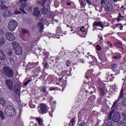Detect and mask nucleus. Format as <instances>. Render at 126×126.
I'll return each instance as SVG.
<instances>
[{"mask_svg":"<svg viewBox=\"0 0 126 126\" xmlns=\"http://www.w3.org/2000/svg\"><path fill=\"white\" fill-rule=\"evenodd\" d=\"M18 26V23H17V21L14 19H11L8 22V28L10 31L13 32V31L16 29V27H17Z\"/></svg>","mask_w":126,"mask_h":126,"instance_id":"obj_1","label":"nucleus"},{"mask_svg":"<svg viewBox=\"0 0 126 126\" xmlns=\"http://www.w3.org/2000/svg\"><path fill=\"white\" fill-rule=\"evenodd\" d=\"M13 48L15 52L16 55H21L22 54V47L18 42L14 41L12 42Z\"/></svg>","mask_w":126,"mask_h":126,"instance_id":"obj_2","label":"nucleus"},{"mask_svg":"<svg viewBox=\"0 0 126 126\" xmlns=\"http://www.w3.org/2000/svg\"><path fill=\"white\" fill-rule=\"evenodd\" d=\"M5 114L8 117H12L16 115V111H15V109L13 107L7 106L5 109Z\"/></svg>","mask_w":126,"mask_h":126,"instance_id":"obj_3","label":"nucleus"},{"mask_svg":"<svg viewBox=\"0 0 126 126\" xmlns=\"http://www.w3.org/2000/svg\"><path fill=\"white\" fill-rule=\"evenodd\" d=\"M3 72L8 77H12L13 76V71L8 66H5L3 68Z\"/></svg>","mask_w":126,"mask_h":126,"instance_id":"obj_4","label":"nucleus"},{"mask_svg":"<svg viewBox=\"0 0 126 126\" xmlns=\"http://www.w3.org/2000/svg\"><path fill=\"white\" fill-rule=\"evenodd\" d=\"M40 114H46L48 112V107L46 104L42 103L40 104V110H38Z\"/></svg>","mask_w":126,"mask_h":126,"instance_id":"obj_5","label":"nucleus"},{"mask_svg":"<svg viewBox=\"0 0 126 126\" xmlns=\"http://www.w3.org/2000/svg\"><path fill=\"white\" fill-rule=\"evenodd\" d=\"M5 37L8 41H14L15 40V35L10 32H6L5 33Z\"/></svg>","mask_w":126,"mask_h":126,"instance_id":"obj_6","label":"nucleus"},{"mask_svg":"<svg viewBox=\"0 0 126 126\" xmlns=\"http://www.w3.org/2000/svg\"><path fill=\"white\" fill-rule=\"evenodd\" d=\"M112 119L113 122H116L117 123L119 122L121 120V115L120 114V113L117 111L115 112L112 117Z\"/></svg>","mask_w":126,"mask_h":126,"instance_id":"obj_7","label":"nucleus"},{"mask_svg":"<svg viewBox=\"0 0 126 126\" xmlns=\"http://www.w3.org/2000/svg\"><path fill=\"white\" fill-rule=\"evenodd\" d=\"M6 85L10 90H12L13 89V81L11 80L8 79L5 81Z\"/></svg>","mask_w":126,"mask_h":126,"instance_id":"obj_8","label":"nucleus"},{"mask_svg":"<svg viewBox=\"0 0 126 126\" xmlns=\"http://www.w3.org/2000/svg\"><path fill=\"white\" fill-rule=\"evenodd\" d=\"M20 1L21 3L20 10H21V11H22V12L24 13H26L24 10V8H25V7L26 6V0H20Z\"/></svg>","mask_w":126,"mask_h":126,"instance_id":"obj_9","label":"nucleus"},{"mask_svg":"<svg viewBox=\"0 0 126 126\" xmlns=\"http://www.w3.org/2000/svg\"><path fill=\"white\" fill-rule=\"evenodd\" d=\"M51 111H49V115L50 117H53V112H54V110H55V105H56V101H51Z\"/></svg>","mask_w":126,"mask_h":126,"instance_id":"obj_10","label":"nucleus"},{"mask_svg":"<svg viewBox=\"0 0 126 126\" xmlns=\"http://www.w3.org/2000/svg\"><path fill=\"white\" fill-rule=\"evenodd\" d=\"M80 31L82 32V33H81V37H82V38H85V37H86V35H87V32L85 30L84 27H83L80 29Z\"/></svg>","mask_w":126,"mask_h":126,"instance_id":"obj_11","label":"nucleus"},{"mask_svg":"<svg viewBox=\"0 0 126 126\" xmlns=\"http://www.w3.org/2000/svg\"><path fill=\"white\" fill-rule=\"evenodd\" d=\"M33 15L36 17H40L41 14H40V11H39V8L35 7L34 10Z\"/></svg>","mask_w":126,"mask_h":126,"instance_id":"obj_12","label":"nucleus"},{"mask_svg":"<svg viewBox=\"0 0 126 126\" xmlns=\"http://www.w3.org/2000/svg\"><path fill=\"white\" fill-rule=\"evenodd\" d=\"M104 8L106 11H111L113 9V5L111 4L108 3L105 6Z\"/></svg>","mask_w":126,"mask_h":126,"instance_id":"obj_13","label":"nucleus"},{"mask_svg":"<svg viewBox=\"0 0 126 126\" xmlns=\"http://www.w3.org/2000/svg\"><path fill=\"white\" fill-rule=\"evenodd\" d=\"M12 15V13L9 11H6L3 13V16L4 17H9Z\"/></svg>","mask_w":126,"mask_h":126,"instance_id":"obj_14","label":"nucleus"},{"mask_svg":"<svg viewBox=\"0 0 126 126\" xmlns=\"http://www.w3.org/2000/svg\"><path fill=\"white\" fill-rule=\"evenodd\" d=\"M57 29L58 30H56V35L58 36H63V33L61 31V28L58 27Z\"/></svg>","mask_w":126,"mask_h":126,"instance_id":"obj_15","label":"nucleus"},{"mask_svg":"<svg viewBox=\"0 0 126 126\" xmlns=\"http://www.w3.org/2000/svg\"><path fill=\"white\" fill-rule=\"evenodd\" d=\"M5 59H6V56H5V54H3L2 51L0 50V60L4 61Z\"/></svg>","mask_w":126,"mask_h":126,"instance_id":"obj_16","label":"nucleus"},{"mask_svg":"<svg viewBox=\"0 0 126 126\" xmlns=\"http://www.w3.org/2000/svg\"><path fill=\"white\" fill-rule=\"evenodd\" d=\"M111 67L113 70H118L120 68V66L118 64H112L111 65Z\"/></svg>","mask_w":126,"mask_h":126,"instance_id":"obj_17","label":"nucleus"},{"mask_svg":"<svg viewBox=\"0 0 126 126\" xmlns=\"http://www.w3.org/2000/svg\"><path fill=\"white\" fill-rule=\"evenodd\" d=\"M88 59H91V63H96L97 62V60L96 59V58L95 57L93 56L92 55H90L89 56L87 57Z\"/></svg>","mask_w":126,"mask_h":126,"instance_id":"obj_18","label":"nucleus"},{"mask_svg":"<svg viewBox=\"0 0 126 126\" xmlns=\"http://www.w3.org/2000/svg\"><path fill=\"white\" fill-rule=\"evenodd\" d=\"M117 20L118 22L121 21V20H125V17L122 15L121 13H119Z\"/></svg>","mask_w":126,"mask_h":126,"instance_id":"obj_19","label":"nucleus"},{"mask_svg":"<svg viewBox=\"0 0 126 126\" xmlns=\"http://www.w3.org/2000/svg\"><path fill=\"white\" fill-rule=\"evenodd\" d=\"M94 26H99V27H101V28H103V24L101 22H94Z\"/></svg>","mask_w":126,"mask_h":126,"instance_id":"obj_20","label":"nucleus"},{"mask_svg":"<svg viewBox=\"0 0 126 126\" xmlns=\"http://www.w3.org/2000/svg\"><path fill=\"white\" fill-rule=\"evenodd\" d=\"M5 43V38L4 37H0V46H3Z\"/></svg>","mask_w":126,"mask_h":126,"instance_id":"obj_21","label":"nucleus"},{"mask_svg":"<svg viewBox=\"0 0 126 126\" xmlns=\"http://www.w3.org/2000/svg\"><path fill=\"white\" fill-rule=\"evenodd\" d=\"M37 27L40 30V32L41 31H43V29H44V26L43 25V24L41 22H39L37 25Z\"/></svg>","mask_w":126,"mask_h":126,"instance_id":"obj_22","label":"nucleus"},{"mask_svg":"<svg viewBox=\"0 0 126 126\" xmlns=\"http://www.w3.org/2000/svg\"><path fill=\"white\" fill-rule=\"evenodd\" d=\"M121 118L124 122H126V112H123L122 113Z\"/></svg>","mask_w":126,"mask_h":126,"instance_id":"obj_23","label":"nucleus"},{"mask_svg":"<svg viewBox=\"0 0 126 126\" xmlns=\"http://www.w3.org/2000/svg\"><path fill=\"white\" fill-rule=\"evenodd\" d=\"M116 27L117 28H119L120 30H123V28H124V25L122 23L117 24H116Z\"/></svg>","mask_w":126,"mask_h":126,"instance_id":"obj_24","label":"nucleus"},{"mask_svg":"<svg viewBox=\"0 0 126 126\" xmlns=\"http://www.w3.org/2000/svg\"><path fill=\"white\" fill-rule=\"evenodd\" d=\"M36 120L38 122L39 126H42L43 124V120H42V119L41 118H36Z\"/></svg>","mask_w":126,"mask_h":126,"instance_id":"obj_25","label":"nucleus"},{"mask_svg":"<svg viewBox=\"0 0 126 126\" xmlns=\"http://www.w3.org/2000/svg\"><path fill=\"white\" fill-rule=\"evenodd\" d=\"M79 2L81 5V8L85 7V4H84V1L83 0H79Z\"/></svg>","mask_w":126,"mask_h":126,"instance_id":"obj_26","label":"nucleus"},{"mask_svg":"<svg viewBox=\"0 0 126 126\" xmlns=\"http://www.w3.org/2000/svg\"><path fill=\"white\" fill-rule=\"evenodd\" d=\"M48 12H49V10L46 8H44L42 9V13H43V14H48Z\"/></svg>","mask_w":126,"mask_h":126,"instance_id":"obj_27","label":"nucleus"},{"mask_svg":"<svg viewBox=\"0 0 126 126\" xmlns=\"http://www.w3.org/2000/svg\"><path fill=\"white\" fill-rule=\"evenodd\" d=\"M29 105L30 108H36V105L35 104H33V102H32V100H31L30 101Z\"/></svg>","mask_w":126,"mask_h":126,"instance_id":"obj_28","label":"nucleus"},{"mask_svg":"<svg viewBox=\"0 0 126 126\" xmlns=\"http://www.w3.org/2000/svg\"><path fill=\"white\" fill-rule=\"evenodd\" d=\"M0 103L2 105V106H4V105H5V100H4V99H3L1 97H0Z\"/></svg>","mask_w":126,"mask_h":126,"instance_id":"obj_29","label":"nucleus"},{"mask_svg":"<svg viewBox=\"0 0 126 126\" xmlns=\"http://www.w3.org/2000/svg\"><path fill=\"white\" fill-rule=\"evenodd\" d=\"M115 46L116 47H117V48H119V49H122V48H123V45H122V43L120 42L116 43Z\"/></svg>","mask_w":126,"mask_h":126,"instance_id":"obj_30","label":"nucleus"},{"mask_svg":"<svg viewBox=\"0 0 126 126\" xmlns=\"http://www.w3.org/2000/svg\"><path fill=\"white\" fill-rule=\"evenodd\" d=\"M0 118H1V120H4L5 119L3 112L1 111H0Z\"/></svg>","mask_w":126,"mask_h":126,"instance_id":"obj_31","label":"nucleus"},{"mask_svg":"<svg viewBox=\"0 0 126 126\" xmlns=\"http://www.w3.org/2000/svg\"><path fill=\"white\" fill-rule=\"evenodd\" d=\"M33 9V8L31 6L27 7L26 10L28 12H32V10Z\"/></svg>","mask_w":126,"mask_h":126,"instance_id":"obj_32","label":"nucleus"},{"mask_svg":"<svg viewBox=\"0 0 126 126\" xmlns=\"http://www.w3.org/2000/svg\"><path fill=\"white\" fill-rule=\"evenodd\" d=\"M48 36L49 37V39H50L51 38H56V35L51 33H49Z\"/></svg>","mask_w":126,"mask_h":126,"instance_id":"obj_33","label":"nucleus"},{"mask_svg":"<svg viewBox=\"0 0 126 126\" xmlns=\"http://www.w3.org/2000/svg\"><path fill=\"white\" fill-rule=\"evenodd\" d=\"M120 98H124V90H121L120 94L119 95V99Z\"/></svg>","mask_w":126,"mask_h":126,"instance_id":"obj_34","label":"nucleus"},{"mask_svg":"<svg viewBox=\"0 0 126 126\" xmlns=\"http://www.w3.org/2000/svg\"><path fill=\"white\" fill-rule=\"evenodd\" d=\"M103 126H113V124H112V122H108L107 123L103 124Z\"/></svg>","mask_w":126,"mask_h":126,"instance_id":"obj_35","label":"nucleus"},{"mask_svg":"<svg viewBox=\"0 0 126 126\" xmlns=\"http://www.w3.org/2000/svg\"><path fill=\"white\" fill-rule=\"evenodd\" d=\"M5 52H7V54L8 56H12V51L8 50V51H5Z\"/></svg>","mask_w":126,"mask_h":126,"instance_id":"obj_36","label":"nucleus"},{"mask_svg":"<svg viewBox=\"0 0 126 126\" xmlns=\"http://www.w3.org/2000/svg\"><path fill=\"white\" fill-rule=\"evenodd\" d=\"M14 91L16 93L19 92V87L18 86H15Z\"/></svg>","mask_w":126,"mask_h":126,"instance_id":"obj_37","label":"nucleus"},{"mask_svg":"<svg viewBox=\"0 0 126 126\" xmlns=\"http://www.w3.org/2000/svg\"><path fill=\"white\" fill-rule=\"evenodd\" d=\"M41 0L43 3L40 2V3L41 4V5L43 7H45V3L47 2V0Z\"/></svg>","mask_w":126,"mask_h":126,"instance_id":"obj_38","label":"nucleus"},{"mask_svg":"<svg viewBox=\"0 0 126 126\" xmlns=\"http://www.w3.org/2000/svg\"><path fill=\"white\" fill-rule=\"evenodd\" d=\"M120 58H121V55L120 54H117L113 57V59H115V60H117V59H120Z\"/></svg>","mask_w":126,"mask_h":126,"instance_id":"obj_39","label":"nucleus"},{"mask_svg":"<svg viewBox=\"0 0 126 126\" xmlns=\"http://www.w3.org/2000/svg\"><path fill=\"white\" fill-rule=\"evenodd\" d=\"M114 113V111H112L110 112V113L108 114V118L109 120H112V115H113V113Z\"/></svg>","mask_w":126,"mask_h":126,"instance_id":"obj_40","label":"nucleus"},{"mask_svg":"<svg viewBox=\"0 0 126 126\" xmlns=\"http://www.w3.org/2000/svg\"><path fill=\"white\" fill-rule=\"evenodd\" d=\"M117 104H118V100H117V101H116L115 102H114L112 108H116Z\"/></svg>","mask_w":126,"mask_h":126,"instance_id":"obj_41","label":"nucleus"},{"mask_svg":"<svg viewBox=\"0 0 126 126\" xmlns=\"http://www.w3.org/2000/svg\"><path fill=\"white\" fill-rule=\"evenodd\" d=\"M54 4L55 7H58L59 5H60V4L59 3V2H58V1H55Z\"/></svg>","mask_w":126,"mask_h":126,"instance_id":"obj_42","label":"nucleus"},{"mask_svg":"<svg viewBox=\"0 0 126 126\" xmlns=\"http://www.w3.org/2000/svg\"><path fill=\"white\" fill-rule=\"evenodd\" d=\"M40 91H42L43 93H46L47 92V90H46V89L44 87L41 88Z\"/></svg>","mask_w":126,"mask_h":126,"instance_id":"obj_43","label":"nucleus"},{"mask_svg":"<svg viewBox=\"0 0 126 126\" xmlns=\"http://www.w3.org/2000/svg\"><path fill=\"white\" fill-rule=\"evenodd\" d=\"M108 0H102L101 2V4L102 5H104V4H106V1H107Z\"/></svg>","mask_w":126,"mask_h":126,"instance_id":"obj_44","label":"nucleus"},{"mask_svg":"<svg viewBox=\"0 0 126 126\" xmlns=\"http://www.w3.org/2000/svg\"><path fill=\"white\" fill-rule=\"evenodd\" d=\"M99 91L101 93V95H104V90L103 89H99Z\"/></svg>","mask_w":126,"mask_h":126,"instance_id":"obj_45","label":"nucleus"},{"mask_svg":"<svg viewBox=\"0 0 126 126\" xmlns=\"http://www.w3.org/2000/svg\"><path fill=\"white\" fill-rule=\"evenodd\" d=\"M5 3V2H3L2 0H0V6H2V5H3Z\"/></svg>","mask_w":126,"mask_h":126,"instance_id":"obj_46","label":"nucleus"},{"mask_svg":"<svg viewBox=\"0 0 126 126\" xmlns=\"http://www.w3.org/2000/svg\"><path fill=\"white\" fill-rule=\"evenodd\" d=\"M96 49H97V51H100L101 50V46H100V45H96Z\"/></svg>","mask_w":126,"mask_h":126,"instance_id":"obj_47","label":"nucleus"},{"mask_svg":"<svg viewBox=\"0 0 126 126\" xmlns=\"http://www.w3.org/2000/svg\"><path fill=\"white\" fill-rule=\"evenodd\" d=\"M7 8V7L6 5H2L1 7V9H6Z\"/></svg>","mask_w":126,"mask_h":126,"instance_id":"obj_48","label":"nucleus"},{"mask_svg":"<svg viewBox=\"0 0 126 126\" xmlns=\"http://www.w3.org/2000/svg\"><path fill=\"white\" fill-rule=\"evenodd\" d=\"M123 104L124 105V106H126V98H125L123 102Z\"/></svg>","mask_w":126,"mask_h":126,"instance_id":"obj_49","label":"nucleus"},{"mask_svg":"<svg viewBox=\"0 0 126 126\" xmlns=\"http://www.w3.org/2000/svg\"><path fill=\"white\" fill-rule=\"evenodd\" d=\"M22 32L23 34H26L27 33H28V31L27 30H23Z\"/></svg>","mask_w":126,"mask_h":126,"instance_id":"obj_50","label":"nucleus"},{"mask_svg":"<svg viewBox=\"0 0 126 126\" xmlns=\"http://www.w3.org/2000/svg\"><path fill=\"white\" fill-rule=\"evenodd\" d=\"M15 14H20V13H21V12H20V11H15Z\"/></svg>","mask_w":126,"mask_h":126,"instance_id":"obj_51","label":"nucleus"},{"mask_svg":"<svg viewBox=\"0 0 126 126\" xmlns=\"http://www.w3.org/2000/svg\"><path fill=\"white\" fill-rule=\"evenodd\" d=\"M98 40L99 41H103V37L102 36H98Z\"/></svg>","mask_w":126,"mask_h":126,"instance_id":"obj_52","label":"nucleus"},{"mask_svg":"<svg viewBox=\"0 0 126 126\" xmlns=\"http://www.w3.org/2000/svg\"><path fill=\"white\" fill-rule=\"evenodd\" d=\"M57 84H58V85H62V79H60V81H59V83H58L57 82Z\"/></svg>","mask_w":126,"mask_h":126,"instance_id":"obj_53","label":"nucleus"},{"mask_svg":"<svg viewBox=\"0 0 126 126\" xmlns=\"http://www.w3.org/2000/svg\"><path fill=\"white\" fill-rule=\"evenodd\" d=\"M86 1L87 2V3H88L89 4H91V1H90V0H86Z\"/></svg>","mask_w":126,"mask_h":126,"instance_id":"obj_54","label":"nucleus"},{"mask_svg":"<svg viewBox=\"0 0 126 126\" xmlns=\"http://www.w3.org/2000/svg\"><path fill=\"white\" fill-rule=\"evenodd\" d=\"M66 5H69V6L71 5V2H67L66 3Z\"/></svg>","mask_w":126,"mask_h":126,"instance_id":"obj_55","label":"nucleus"},{"mask_svg":"<svg viewBox=\"0 0 126 126\" xmlns=\"http://www.w3.org/2000/svg\"><path fill=\"white\" fill-rule=\"evenodd\" d=\"M91 70H88L87 73H88V74H91Z\"/></svg>","mask_w":126,"mask_h":126,"instance_id":"obj_56","label":"nucleus"},{"mask_svg":"<svg viewBox=\"0 0 126 126\" xmlns=\"http://www.w3.org/2000/svg\"><path fill=\"white\" fill-rule=\"evenodd\" d=\"M1 34H3V30H0V35Z\"/></svg>","mask_w":126,"mask_h":126,"instance_id":"obj_57","label":"nucleus"},{"mask_svg":"<svg viewBox=\"0 0 126 126\" xmlns=\"http://www.w3.org/2000/svg\"><path fill=\"white\" fill-rule=\"evenodd\" d=\"M80 126H85V123H82Z\"/></svg>","mask_w":126,"mask_h":126,"instance_id":"obj_58","label":"nucleus"},{"mask_svg":"<svg viewBox=\"0 0 126 126\" xmlns=\"http://www.w3.org/2000/svg\"><path fill=\"white\" fill-rule=\"evenodd\" d=\"M109 77H112V78H115L114 77V74H111L110 76H109Z\"/></svg>","mask_w":126,"mask_h":126,"instance_id":"obj_59","label":"nucleus"},{"mask_svg":"<svg viewBox=\"0 0 126 126\" xmlns=\"http://www.w3.org/2000/svg\"><path fill=\"white\" fill-rule=\"evenodd\" d=\"M49 90H50V91H54V90H56V89H55V88H50V89H49Z\"/></svg>","mask_w":126,"mask_h":126,"instance_id":"obj_60","label":"nucleus"},{"mask_svg":"<svg viewBox=\"0 0 126 126\" xmlns=\"http://www.w3.org/2000/svg\"><path fill=\"white\" fill-rule=\"evenodd\" d=\"M9 60L10 62H13V61H14L13 58H10Z\"/></svg>","mask_w":126,"mask_h":126,"instance_id":"obj_61","label":"nucleus"},{"mask_svg":"<svg viewBox=\"0 0 126 126\" xmlns=\"http://www.w3.org/2000/svg\"><path fill=\"white\" fill-rule=\"evenodd\" d=\"M28 83H29V82H26L24 83V85H27V84H28Z\"/></svg>","mask_w":126,"mask_h":126,"instance_id":"obj_62","label":"nucleus"},{"mask_svg":"<svg viewBox=\"0 0 126 126\" xmlns=\"http://www.w3.org/2000/svg\"><path fill=\"white\" fill-rule=\"evenodd\" d=\"M71 123L72 124H73V123H74V119H73L72 120H71Z\"/></svg>","mask_w":126,"mask_h":126,"instance_id":"obj_63","label":"nucleus"},{"mask_svg":"<svg viewBox=\"0 0 126 126\" xmlns=\"http://www.w3.org/2000/svg\"><path fill=\"white\" fill-rule=\"evenodd\" d=\"M33 126H38V124H37V123H35Z\"/></svg>","mask_w":126,"mask_h":126,"instance_id":"obj_64","label":"nucleus"}]
</instances>
